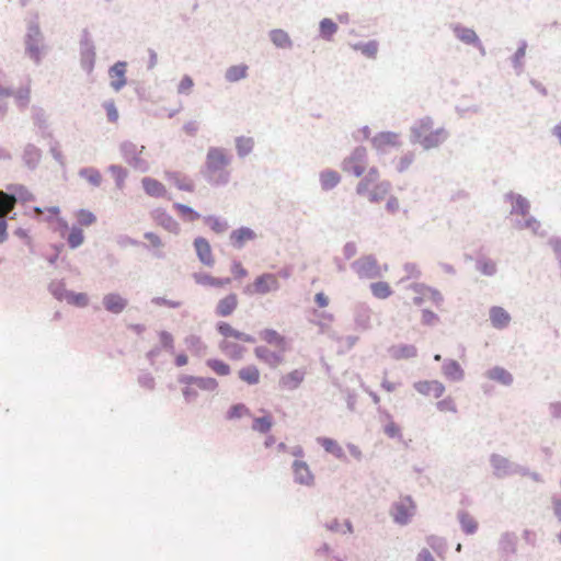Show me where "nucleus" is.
Segmentation results:
<instances>
[{
	"label": "nucleus",
	"instance_id": "1",
	"mask_svg": "<svg viewBox=\"0 0 561 561\" xmlns=\"http://www.w3.org/2000/svg\"><path fill=\"white\" fill-rule=\"evenodd\" d=\"M230 159L221 148H209L206 156L205 174L213 185H224L229 181V171L227 167Z\"/></svg>",
	"mask_w": 561,
	"mask_h": 561
},
{
	"label": "nucleus",
	"instance_id": "2",
	"mask_svg": "<svg viewBox=\"0 0 561 561\" xmlns=\"http://www.w3.org/2000/svg\"><path fill=\"white\" fill-rule=\"evenodd\" d=\"M390 190V182L380 180V172L376 167L369 168L356 186V193L366 196L373 203L382 201Z\"/></svg>",
	"mask_w": 561,
	"mask_h": 561
},
{
	"label": "nucleus",
	"instance_id": "3",
	"mask_svg": "<svg viewBox=\"0 0 561 561\" xmlns=\"http://www.w3.org/2000/svg\"><path fill=\"white\" fill-rule=\"evenodd\" d=\"M413 135L424 149L436 148L447 138V133L443 128H434L430 118L421 119L413 128Z\"/></svg>",
	"mask_w": 561,
	"mask_h": 561
},
{
	"label": "nucleus",
	"instance_id": "4",
	"mask_svg": "<svg viewBox=\"0 0 561 561\" xmlns=\"http://www.w3.org/2000/svg\"><path fill=\"white\" fill-rule=\"evenodd\" d=\"M181 391L187 402L195 401L198 396L204 391H215L218 382L214 378H194L187 377L181 379Z\"/></svg>",
	"mask_w": 561,
	"mask_h": 561
},
{
	"label": "nucleus",
	"instance_id": "5",
	"mask_svg": "<svg viewBox=\"0 0 561 561\" xmlns=\"http://www.w3.org/2000/svg\"><path fill=\"white\" fill-rule=\"evenodd\" d=\"M216 328L218 333L222 336L220 348L226 353L231 354L233 341H241L244 343H254L255 341L252 335L237 330L228 322L220 321L217 323Z\"/></svg>",
	"mask_w": 561,
	"mask_h": 561
},
{
	"label": "nucleus",
	"instance_id": "6",
	"mask_svg": "<svg viewBox=\"0 0 561 561\" xmlns=\"http://www.w3.org/2000/svg\"><path fill=\"white\" fill-rule=\"evenodd\" d=\"M367 165V150L364 147H357L347 158L344 159L342 169L346 173H352L356 178H360L365 174Z\"/></svg>",
	"mask_w": 561,
	"mask_h": 561
},
{
	"label": "nucleus",
	"instance_id": "7",
	"mask_svg": "<svg viewBox=\"0 0 561 561\" xmlns=\"http://www.w3.org/2000/svg\"><path fill=\"white\" fill-rule=\"evenodd\" d=\"M13 96L14 102L20 108H25L31 101V87L26 84L19 88L14 92H10L7 89L0 87V113H3L7 108V100Z\"/></svg>",
	"mask_w": 561,
	"mask_h": 561
},
{
	"label": "nucleus",
	"instance_id": "8",
	"mask_svg": "<svg viewBox=\"0 0 561 561\" xmlns=\"http://www.w3.org/2000/svg\"><path fill=\"white\" fill-rule=\"evenodd\" d=\"M415 514V504L410 496L401 497L393 504L391 515L396 523L404 525Z\"/></svg>",
	"mask_w": 561,
	"mask_h": 561
},
{
	"label": "nucleus",
	"instance_id": "9",
	"mask_svg": "<svg viewBox=\"0 0 561 561\" xmlns=\"http://www.w3.org/2000/svg\"><path fill=\"white\" fill-rule=\"evenodd\" d=\"M284 354L285 352H280L279 350L272 351L265 345H259L254 348L255 357L270 368L280 366L285 362Z\"/></svg>",
	"mask_w": 561,
	"mask_h": 561
},
{
	"label": "nucleus",
	"instance_id": "10",
	"mask_svg": "<svg viewBox=\"0 0 561 561\" xmlns=\"http://www.w3.org/2000/svg\"><path fill=\"white\" fill-rule=\"evenodd\" d=\"M278 279L274 274H263L259 276L251 286L248 287V293L264 295L278 288Z\"/></svg>",
	"mask_w": 561,
	"mask_h": 561
},
{
	"label": "nucleus",
	"instance_id": "11",
	"mask_svg": "<svg viewBox=\"0 0 561 561\" xmlns=\"http://www.w3.org/2000/svg\"><path fill=\"white\" fill-rule=\"evenodd\" d=\"M306 370L301 368L294 369L282 375L278 379V387L284 391H293L304 382Z\"/></svg>",
	"mask_w": 561,
	"mask_h": 561
},
{
	"label": "nucleus",
	"instance_id": "12",
	"mask_svg": "<svg viewBox=\"0 0 561 561\" xmlns=\"http://www.w3.org/2000/svg\"><path fill=\"white\" fill-rule=\"evenodd\" d=\"M414 389L425 397L440 398L445 392V386L438 380H421L414 383Z\"/></svg>",
	"mask_w": 561,
	"mask_h": 561
},
{
	"label": "nucleus",
	"instance_id": "13",
	"mask_svg": "<svg viewBox=\"0 0 561 561\" xmlns=\"http://www.w3.org/2000/svg\"><path fill=\"white\" fill-rule=\"evenodd\" d=\"M371 145L378 151H386L400 145V136L397 133L382 131L374 136Z\"/></svg>",
	"mask_w": 561,
	"mask_h": 561
},
{
	"label": "nucleus",
	"instance_id": "14",
	"mask_svg": "<svg viewBox=\"0 0 561 561\" xmlns=\"http://www.w3.org/2000/svg\"><path fill=\"white\" fill-rule=\"evenodd\" d=\"M260 337L263 342L280 352H286L288 348L285 336L279 334L276 330L265 329L260 332Z\"/></svg>",
	"mask_w": 561,
	"mask_h": 561
},
{
	"label": "nucleus",
	"instance_id": "15",
	"mask_svg": "<svg viewBox=\"0 0 561 561\" xmlns=\"http://www.w3.org/2000/svg\"><path fill=\"white\" fill-rule=\"evenodd\" d=\"M126 62L118 61L110 69L111 87L119 91L126 84Z\"/></svg>",
	"mask_w": 561,
	"mask_h": 561
},
{
	"label": "nucleus",
	"instance_id": "16",
	"mask_svg": "<svg viewBox=\"0 0 561 561\" xmlns=\"http://www.w3.org/2000/svg\"><path fill=\"white\" fill-rule=\"evenodd\" d=\"M238 304V296L236 294H229L218 301L216 314L219 317H229L237 309Z\"/></svg>",
	"mask_w": 561,
	"mask_h": 561
},
{
	"label": "nucleus",
	"instance_id": "17",
	"mask_svg": "<svg viewBox=\"0 0 561 561\" xmlns=\"http://www.w3.org/2000/svg\"><path fill=\"white\" fill-rule=\"evenodd\" d=\"M490 320L494 328L504 329L508 325L511 317L502 307H492L490 309Z\"/></svg>",
	"mask_w": 561,
	"mask_h": 561
},
{
	"label": "nucleus",
	"instance_id": "18",
	"mask_svg": "<svg viewBox=\"0 0 561 561\" xmlns=\"http://www.w3.org/2000/svg\"><path fill=\"white\" fill-rule=\"evenodd\" d=\"M238 376L248 385H257L261 380V371L255 365H248L240 368Z\"/></svg>",
	"mask_w": 561,
	"mask_h": 561
},
{
	"label": "nucleus",
	"instance_id": "19",
	"mask_svg": "<svg viewBox=\"0 0 561 561\" xmlns=\"http://www.w3.org/2000/svg\"><path fill=\"white\" fill-rule=\"evenodd\" d=\"M508 198L512 205V214H516L523 218H526L529 215V203L525 197L511 194L508 195Z\"/></svg>",
	"mask_w": 561,
	"mask_h": 561
},
{
	"label": "nucleus",
	"instance_id": "20",
	"mask_svg": "<svg viewBox=\"0 0 561 561\" xmlns=\"http://www.w3.org/2000/svg\"><path fill=\"white\" fill-rule=\"evenodd\" d=\"M485 375L490 380L496 381L504 386H508L513 382L512 374L503 367H493L489 369Z\"/></svg>",
	"mask_w": 561,
	"mask_h": 561
},
{
	"label": "nucleus",
	"instance_id": "21",
	"mask_svg": "<svg viewBox=\"0 0 561 561\" xmlns=\"http://www.w3.org/2000/svg\"><path fill=\"white\" fill-rule=\"evenodd\" d=\"M142 187L148 195L153 197H162L167 193L165 186L151 178L142 179Z\"/></svg>",
	"mask_w": 561,
	"mask_h": 561
},
{
	"label": "nucleus",
	"instance_id": "22",
	"mask_svg": "<svg viewBox=\"0 0 561 561\" xmlns=\"http://www.w3.org/2000/svg\"><path fill=\"white\" fill-rule=\"evenodd\" d=\"M444 376L453 381H459L463 378V370L458 362L447 360L443 366Z\"/></svg>",
	"mask_w": 561,
	"mask_h": 561
},
{
	"label": "nucleus",
	"instance_id": "23",
	"mask_svg": "<svg viewBox=\"0 0 561 561\" xmlns=\"http://www.w3.org/2000/svg\"><path fill=\"white\" fill-rule=\"evenodd\" d=\"M16 205V197L0 191V219H5V216L14 209Z\"/></svg>",
	"mask_w": 561,
	"mask_h": 561
},
{
	"label": "nucleus",
	"instance_id": "24",
	"mask_svg": "<svg viewBox=\"0 0 561 561\" xmlns=\"http://www.w3.org/2000/svg\"><path fill=\"white\" fill-rule=\"evenodd\" d=\"M294 472L296 480L304 484H309L312 482V474L309 470V467L302 461H295L294 463Z\"/></svg>",
	"mask_w": 561,
	"mask_h": 561
},
{
	"label": "nucleus",
	"instance_id": "25",
	"mask_svg": "<svg viewBox=\"0 0 561 561\" xmlns=\"http://www.w3.org/2000/svg\"><path fill=\"white\" fill-rule=\"evenodd\" d=\"M167 178L181 191L192 192L194 190V184L191 180L182 176L178 172H167Z\"/></svg>",
	"mask_w": 561,
	"mask_h": 561
},
{
	"label": "nucleus",
	"instance_id": "26",
	"mask_svg": "<svg viewBox=\"0 0 561 561\" xmlns=\"http://www.w3.org/2000/svg\"><path fill=\"white\" fill-rule=\"evenodd\" d=\"M341 181V176L336 171L327 170L320 174V182L323 190L335 187Z\"/></svg>",
	"mask_w": 561,
	"mask_h": 561
},
{
	"label": "nucleus",
	"instance_id": "27",
	"mask_svg": "<svg viewBox=\"0 0 561 561\" xmlns=\"http://www.w3.org/2000/svg\"><path fill=\"white\" fill-rule=\"evenodd\" d=\"M248 76V66L247 65H234L227 69L226 71V79L229 82H236L241 79H244Z\"/></svg>",
	"mask_w": 561,
	"mask_h": 561
},
{
	"label": "nucleus",
	"instance_id": "28",
	"mask_svg": "<svg viewBox=\"0 0 561 561\" xmlns=\"http://www.w3.org/2000/svg\"><path fill=\"white\" fill-rule=\"evenodd\" d=\"M270 38L279 48H289L291 46L289 35L283 30H273L270 33Z\"/></svg>",
	"mask_w": 561,
	"mask_h": 561
},
{
	"label": "nucleus",
	"instance_id": "29",
	"mask_svg": "<svg viewBox=\"0 0 561 561\" xmlns=\"http://www.w3.org/2000/svg\"><path fill=\"white\" fill-rule=\"evenodd\" d=\"M373 295L378 299H387L392 295L390 285L386 282H376L370 285Z\"/></svg>",
	"mask_w": 561,
	"mask_h": 561
},
{
	"label": "nucleus",
	"instance_id": "30",
	"mask_svg": "<svg viewBox=\"0 0 561 561\" xmlns=\"http://www.w3.org/2000/svg\"><path fill=\"white\" fill-rule=\"evenodd\" d=\"M75 217L80 227H90L96 222L95 214L88 209H79Z\"/></svg>",
	"mask_w": 561,
	"mask_h": 561
},
{
	"label": "nucleus",
	"instance_id": "31",
	"mask_svg": "<svg viewBox=\"0 0 561 561\" xmlns=\"http://www.w3.org/2000/svg\"><path fill=\"white\" fill-rule=\"evenodd\" d=\"M417 354V350L414 345L403 344L393 347V355L399 359L413 358Z\"/></svg>",
	"mask_w": 561,
	"mask_h": 561
},
{
	"label": "nucleus",
	"instance_id": "32",
	"mask_svg": "<svg viewBox=\"0 0 561 561\" xmlns=\"http://www.w3.org/2000/svg\"><path fill=\"white\" fill-rule=\"evenodd\" d=\"M272 426L273 419L270 414L262 417H255L252 423V430L262 434L270 432Z\"/></svg>",
	"mask_w": 561,
	"mask_h": 561
},
{
	"label": "nucleus",
	"instance_id": "33",
	"mask_svg": "<svg viewBox=\"0 0 561 561\" xmlns=\"http://www.w3.org/2000/svg\"><path fill=\"white\" fill-rule=\"evenodd\" d=\"M318 442L324 448L325 451H328L339 458L343 456V449L337 444L336 440H334L332 438H328V437H322V438H319Z\"/></svg>",
	"mask_w": 561,
	"mask_h": 561
},
{
	"label": "nucleus",
	"instance_id": "34",
	"mask_svg": "<svg viewBox=\"0 0 561 561\" xmlns=\"http://www.w3.org/2000/svg\"><path fill=\"white\" fill-rule=\"evenodd\" d=\"M459 522L461 524L462 530L466 534H468V535L474 534L477 531V529H478V523L468 513H465V512L460 513L459 514Z\"/></svg>",
	"mask_w": 561,
	"mask_h": 561
},
{
	"label": "nucleus",
	"instance_id": "35",
	"mask_svg": "<svg viewBox=\"0 0 561 561\" xmlns=\"http://www.w3.org/2000/svg\"><path fill=\"white\" fill-rule=\"evenodd\" d=\"M80 176L91 183L93 186H99L102 182L100 171L93 168H85L79 172Z\"/></svg>",
	"mask_w": 561,
	"mask_h": 561
},
{
	"label": "nucleus",
	"instance_id": "36",
	"mask_svg": "<svg viewBox=\"0 0 561 561\" xmlns=\"http://www.w3.org/2000/svg\"><path fill=\"white\" fill-rule=\"evenodd\" d=\"M336 31L337 25L331 19H323L320 22V34L323 38L330 41Z\"/></svg>",
	"mask_w": 561,
	"mask_h": 561
},
{
	"label": "nucleus",
	"instance_id": "37",
	"mask_svg": "<svg viewBox=\"0 0 561 561\" xmlns=\"http://www.w3.org/2000/svg\"><path fill=\"white\" fill-rule=\"evenodd\" d=\"M354 49L360 50L368 58H375L378 53V44L375 41H370L365 44L354 45Z\"/></svg>",
	"mask_w": 561,
	"mask_h": 561
},
{
	"label": "nucleus",
	"instance_id": "38",
	"mask_svg": "<svg viewBox=\"0 0 561 561\" xmlns=\"http://www.w3.org/2000/svg\"><path fill=\"white\" fill-rule=\"evenodd\" d=\"M254 238V231L249 228H240L232 233L233 241L238 243L250 242L253 241Z\"/></svg>",
	"mask_w": 561,
	"mask_h": 561
},
{
	"label": "nucleus",
	"instance_id": "39",
	"mask_svg": "<svg viewBox=\"0 0 561 561\" xmlns=\"http://www.w3.org/2000/svg\"><path fill=\"white\" fill-rule=\"evenodd\" d=\"M519 229H529L534 234H542L541 224L534 217H526L523 224H518Z\"/></svg>",
	"mask_w": 561,
	"mask_h": 561
},
{
	"label": "nucleus",
	"instance_id": "40",
	"mask_svg": "<svg viewBox=\"0 0 561 561\" xmlns=\"http://www.w3.org/2000/svg\"><path fill=\"white\" fill-rule=\"evenodd\" d=\"M208 367L219 376L230 374V366L220 359H210L207 362Z\"/></svg>",
	"mask_w": 561,
	"mask_h": 561
},
{
	"label": "nucleus",
	"instance_id": "41",
	"mask_svg": "<svg viewBox=\"0 0 561 561\" xmlns=\"http://www.w3.org/2000/svg\"><path fill=\"white\" fill-rule=\"evenodd\" d=\"M436 408L443 413H457V405L451 397H447L436 403Z\"/></svg>",
	"mask_w": 561,
	"mask_h": 561
},
{
	"label": "nucleus",
	"instance_id": "42",
	"mask_svg": "<svg viewBox=\"0 0 561 561\" xmlns=\"http://www.w3.org/2000/svg\"><path fill=\"white\" fill-rule=\"evenodd\" d=\"M250 415V410L244 404H236L227 413L229 420L240 419Z\"/></svg>",
	"mask_w": 561,
	"mask_h": 561
},
{
	"label": "nucleus",
	"instance_id": "43",
	"mask_svg": "<svg viewBox=\"0 0 561 561\" xmlns=\"http://www.w3.org/2000/svg\"><path fill=\"white\" fill-rule=\"evenodd\" d=\"M84 241V236L81 227L73 226L68 236L70 245H80Z\"/></svg>",
	"mask_w": 561,
	"mask_h": 561
},
{
	"label": "nucleus",
	"instance_id": "44",
	"mask_svg": "<svg viewBox=\"0 0 561 561\" xmlns=\"http://www.w3.org/2000/svg\"><path fill=\"white\" fill-rule=\"evenodd\" d=\"M253 140L251 138L240 137L237 139V150L240 156H245L251 151Z\"/></svg>",
	"mask_w": 561,
	"mask_h": 561
},
{
	"label": "nucleus",
	"instance_id": "45",
	"mask_svg": "<svg viewBox=\"0 0 561 561\" xmlns=\"http://www.w3.org/2000/svg\"><path fill=\"white\" fill-rule=\"evenodd\" d=\"M457 35L462 42L468 44H472L478 41L477 34L470 28L458 30Z\"/></svg>",
	"mask_w": 561,
	"mask_h": 561
},
{
	"label": "nucleus",
	"instance_id": "46",
	"mask_svg": "<svg viewBox=\"0 0 561 561\" xmlns=\"http://www.w3.org/2000/svg\"><path fill=\"white\" fill-rule=\"evenodd\" d=\"M198 283L203 285H211V286H225L230 283L229 278L225 279H216L210 276H199L197 279Z\"/></svg>",
	"mask_w": 561,
	"mask_h": 561
},
{
	"label": "nucleus",
	"instance_id": "47",
	"mask_svg": "<svg viewBox=\"0 0 561 561\" xmlns=\"http://www.w3.org/2000/svg\"><path fill=\"white\" fill-rule=\"evenodd\" d=\"M197 253H198L201 261L205 265H208V266L213 265L214 257H213V253H211V248H197Z\"/></svg>",
	"mask_w": 561,
	"mask_h": 561
},
{
	"label": "nucleus",
	"instance_id": "48",
	"mask_svg": "<svg viewBox=\"0 0 561 561\" xmlns=\"http://www.w3.org/2000/svg\"><path fill=\"white\" fill-rule=\"evenodd\" d=\"M194 85L193 79L188 76H184L179 85H178V92L181 94H188Z\"/></svg>",
	"mask_w": 561,
	"mask_h": 561
},
{
	"label": "nucleus",
	"instance_id": "49",
	"mask_svg": "<svg viewBox=\"0 0 561 561\" xmlns=\"http://www.w3.org/2000/svg\"><path fill=\"white\" fill-rule=\"evenodd\" d=\"M174 208L183 216V217H186L191 220H194V219H197L199 217V215L197 213H195L193 209H191L190 207L185 206V205H182V204H174Z\"/></svg>",
	"mask_w": 561,
	"mask_h": 561
},
{
	"label": "nucleus",
	"instance_id": "50",
	"mask_svg": "<svg viewBox=\"0 0 561 561\" xmlns=\"http://www.w3.org/2000/svg\"><path fill=\"white\" fill-rule=\"evenodd\" d=\"M383 432L390 438L401 437L400 427L393 421H390L386 424Z\"/></svg>",
	"mask_w": 561,
	"mask_h": 561
},
{
	"label": "nucleus",
	"instance_id": "51",
	"mask_svg": "<svg viewBox=\"0 0 561 561\" xmlns=\"http://www.w3.org/2000/svg\"><path fill=\"white\" fill-rule=\"evenodd\" d=\"M104 108L106 111V115L110 122L116 123L118 119V112L113 101L106 102L104 104Z\"/></svg>",
	"mask_w": 561,
	"mask_h": 561
},
{
	"label": "nucleus",
	"instance_id": "52",
	"mask_svg": "<svg viewBox=\"0 0 561 561\" xmlns=\"http://www.w3.org/2000/svg\"><path fill=\"white\" fill-rule=\"evenodd\" d=\"M438 322V317L436 313L430 310H423L422 312V323L425 325H434Z\"/></svg>",
	"mask_w": 561,
	"mask_h": 561
},
{
	"label": "nucleus",
	"instance_id": "53",
	"mask_svg": "<svg viewBox=\"0 0 561 561\" xmlns=\"http://www.w3.org/2000/svg\"><path fill=\"white\" fill-rule=\"evenodd\" d=\"M400 209V202L398 199V197L396 196H390L388 199H387V203H386V210L389 213V214H396L398 213Z\"/></svg>",
	"mask_w": 561,
	"mask_h": 561
},
{
	"label": "nucleus",
	"instance_id": "54",
	"mask_svg": "<svg viewBox=\"0 0 561 561\" xmlns=\"http://www.w3.org/2000/svg\"><path fill=\"white\" fill-rule=\"evenodd\" d=\"M207 222L216 232H222L227 229V224L218 218H208Z\"/></svg>",
	"mask_w": 561,
	"mask_h": 561
},
{
	"label": "nucleus",
	"instance_id": "55",
	"mask_svg": "<svg viewBox=\"0 0 561 561\" xmlns=\"http://www.w3.org/2000/svg\"><path fill=\"white\" fill-rule=\"evenodd\" d=\"M479 270L481 271V273H483L484 275H493L495 273V264L492 263V262H481L479 264Z\"/></svg>",
	"mask_w": 561,
	"mask_h": 561
},
{
	"label": "nucleus",
	"instance_id": "56",
	"mask_svg": "<svg viewBox=\"0 0 561 561\" xmlns=\"http://www.w3.org/2000/svg\"><path fill=\"white\" fill-rule=\"evenodd\" d=\"M412 161H413V157L412 156H404V157H402L399 160L398 165H397L398 171L399 172L405 171L410 167Z\"/></svg>",
	"mask_w": 561,
	"mask_h": 561
},
{
	"label": "nucleus",
	"instance_id": "57",
	"mask_svg": "<svg viewBox=\"0 0 561 561\" xmlns=\"http://www.w3.org/2000/svg\"><path fill=\"white\" fill-rule=\"evenodd\" d=\"M231 272L233 273L236 278H242V277L247 276V271L238 262L232 263Z\"/></svg>",
	"mask_w": 561,
	"mask_h": 561
},
{
	"label": "nucleus",
	"instance_id": "58",
	"mask_svg": "<svg viewBox=\"0 0 561 561\" xmlns=\"http://www.w3.org/2000/svg\"><path fill=\"white\" fill-rule=\"evenodd\" d=\"M314 301L321 308H325L329 305V298L323 293H318L314 296Z\"/></svg>",
	"mask_w": 561,
	"mask_h": 561
},
{
	"label": "nucleus",
	"instance_id": "59",
	"mask_svg": "<svg viewBox=\"0 0 561 561\" xmlns=\"http://www.w3.org/2000/svg\"><path fill=\"white\" fill-rule=\"evenodd\" d=\"M381 387L383 390H386L387 392H393L397 387H398V383L393 382V381H390L388 380L387 378H385L381 382Z\"/></svg>",
	"mask_w": 561,
	"mask_h": 561
},
{
	"label": "nucleus",
	"instance_id": "60",
	"mask_svg": "<svg viewBox=\"0 0 561 561\" xmlns=\"http://www.w3.org/2000/svg\"><path fill=\"white\" fill-rule=\"evenodd\" d=\"M7 229L8 224L5 219H0V243H3L7 240Z\"/></svg>",
	"mask_w": 561,
	"mask_h": 561
},
{
	"label": "nucleus",
	"instance_id": "61",
	"mask_svg": "<svg viewBox=\"0 0 561 561\" xmlns=\"http://www.w3.org/2000/svg\"><path fill=\"white\" fill-rule=\"evenodd\" d=\"M410 289H412L416 295H424L425 291L427 290L426 286H424L423 284H412L410 286Z\"/></svg>",
	"mask_w": 561,
	"mask_h": 561
},
{
	"label": "nucleus",
	"instance_id": "62",
	"mask_svg": "<svg viewBox=\"0 0 561 561\" xmlns=\"http://www.w3.org/2000/svg\"><path fill=\"white\" fill-rule=\"evenodd\" d=\"M417 561H435V559L428 550H423L420 552Z\"/></svg>",
	"mask_w": 561,
	"mask_h": 561
},
{
	"label": "nucleus",
	"instance_id": "63",
	"mask_svg": "<svg viewBox=\"0 0 561 561\" xmlns=\"http://www.w3.org/2000/svg\"><path fill=\"white\" fill-rule=\"evenodd\" d=\"M553 512L558 519L561 522V500L553 501Z\"/></svg>",
	"mask_w": 561,
	"mask_h": 561
},
{
	"label": "nucleus",
	"instance_id": "64",
	"mask_svg": "<svg viewBox=\"0 0 561 561\" xmlns=\"http://www.w3.org/2000/svg\"><path fill=\"white\" fill-rule=\"evenodd\" d=\"M46 211L50 217H57L60 213V209L57 206H53V207L46 208Z\"/></svg>",
	"mask_w": 561,
	"mask_h": 561
}]
</instances>
